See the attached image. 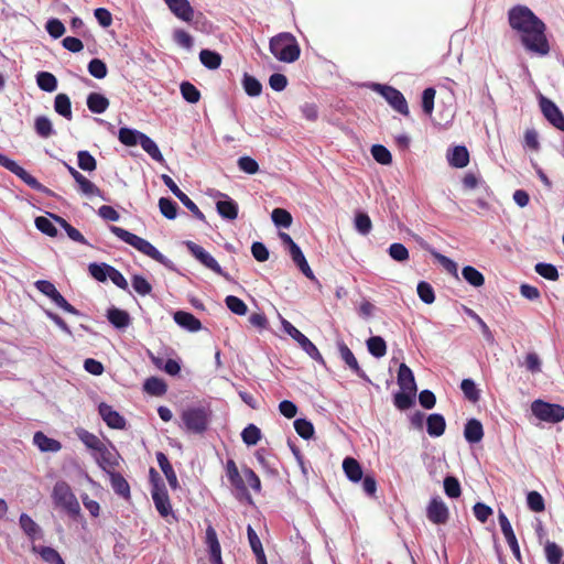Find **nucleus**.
<instances>
[{
  "mask_svg": "<svg viewBox=\"0 0 564 564\" xmlns=\"http://www.w3.org/2000/svg\"><path fill=\"white\" fill-rule=\"evenodd\" d=\"M460 390H462L464 397L473 403H476L480 399V392H479L475 381L470 378L462 380Z\"/></svg>",
  "mask_w": 564,
  "mask_h": 564,
  "instance_id": "obj_47",
  "label": "nucleus"
},
{
  "mask_svg": "<svg viewBox=\"0 0 564 564\" xmlns=\"http://www.w3.org/2000/svg\"><path fill=\"white\" fill-rule=\"evenodd\" d=\"M34 128L36 133L41 138H50L52 134H54V129L51 120L45 116H40L35 119Z\"/></svg>",
  "mask_w": 564,
  "mask_h": 564,
  "instance_id": "obj_55",
  "label": "nucleus"
},
{
  "mask_svg": "<svg viewBox=\"0 0 564 564\" xmlns=\"http://www.w3.org/2000/svg\"><path fill=\"white\" fill-rule=\"evenodd\" d=\"M87 107L93 113H102L108 109L109 100L99 93H90L87 96Z\"/></svg>",
  "mask_w": 564,
  "mask_h": 564,
  "instance_id": "obj_36",
  "label": "nucleus"
},
{
  "mask_svg": "<svg viewBox=\"0 0 564 564\" xmlns=\"http://www.w3.org/2000/svg\"><path fill=\"white\" fill-rule=\"evenodd\" d=\"M206 544L209 549L210 564H223L221 547L215 529L209 525L206 529Z\"/></svg>",
  "mask_w": 564,
  "mask_h": 564,
  "instance_id": "obj_19",
  "label": "nucleus"
},
{
  "mask_svg": "<svg viewBox=\"0 0 564 564\" xmlns=\"http://www.w3.org/2000/svg\"><path fill=\"white\" fill-rule=\"evenodd\" d=\"M76 183L78 184L79 189L84 195L102 197L101 189L93 182H90L86 176L82 175L76 181Z\"/></svg>",
  "mask_w": 564,
  "mask_h": 564,
  "instance_id": "obj_60",
  "label": "nucleus"
},
{
  "mask_svg": "<svg viewBox=\"0 0 564 564\" xmlns=\"http://www.w3.org/2000/svg\"><path fill=\"white\" fill-rule=\"evenodd\" d=\"M498 521L499 525L501 528V531L506 538L507 543L509 544V547L514 555L516 558H521L520 547L516 538V534L512 530L511 523L508 519V517L505 514V512L499 511L498 513Z\"/></svg>",
  "mask_w": 564,
  "mask_h": 564,
  "instance_id": "obj_14",
  "label": "nucleus"
},
{
  "mask_svg": "<svg viewBox=\"0 0 564 564\" xmlns=\"http://www.w3.org/2000/svg\"><path fill=\"white\" fill-rule=\"evenodd\" d=\"M544 553L549 564H561L564 552L555 542L547 541L544 546Z\"/></svg>",
  "mask_w": 564,
  "mask_h": 564,
  "instance_id": "obj_48",
  "label": "nucleus"
},
{
  "mask_svg": "<svg viewBox=\"0 0 564 564\" xmlns=\"http://www.w3.org/2000/svg\"><path fill=\"white\" fill-rule=\"evenodd\" d=\"M371 154H372L373 159L380 164L388 165L392 162V155H391L390 151L384 145H381V144L372 145Z\"/></svg>",
  "mask_w": 564,
  "mask_h": 564,
  "instance_id": "obj_64",
  "label": "nucleus"
},
{
  "mask_svg": "<svg viewBox=\"0 0 564 564\" xmlns=\"http://www.w3.org/2000/svg\"><path fill=\"white\" fill-rule=\"evenodd\" d=\"M219 195L226 199L216 203L218 214L225 219L235 220L238 217V204L225 194Z\"/></svg>",
  "mask_w": 564,
  "mask_h": 564,
  "instance_id": "obj_24",
  "label": "nucleus"
},
{
  "mask_svg": "<svg viewBox=\"0 0 564 564\" xmlns=\"http://www.w3.org/2000/svg\"><path fill=\"white\" fill-rule=\"evenodd\" d=\"M446 429L445 417L440 413H432L426 417V432L432 437H440Z\"/></svg>",
  "mask_w": 564,
  "mask_h": 564,
  "instance_id": "obj_25",
  "label": "nucleus"
},
{
  "mask_svg": "<svg viewBox=\"0 0 564 564\" xmlns=\"http://www.w3.org/2000/svg\"><path fill=\"white\" fill-rule=\"evenodd\" d=\"M261 436H262L261 430L252 423L248 424L241 432L242 442L247 446L257 445L258 442L261 440Z\"/></svg>",
  "mask_w": 564,
  "mask_h": 564,
  "instance_id": "obj_44",
  "label": "nucleus"
},
{
  "mask_svg": "<svg viewBox=\"0 0 564 564\" xmlns=\"http://www.w3.org/2000/svg\"><path fill=\"white\" fill-rule=\"evenodd\" d=\"M37 86L47 93H52L57 88V79L56 77L48 72H40L36 75Z\"/></svg>",
  "mask_w": 564,
  "mask_h": 564,
  "instance_id": "obj_49",
  "label": "nucleus"
},
{
  "mask_svg": "<svg viewBox=\"0 0 564 564\" xmlns=\"http://www.w3.org/2000/svg\"><path fill=\"white\" fill-rule=\"evenodd\" d=\"M110 231L124 241L126 243L130 245L131 247L135 248L141 253L150 257L151 259L155 260L156 262L166 265L169 260L165 256H163L151 242L145 240L142 237H139L135 234H132L121 227L118 226H110Z\"/></svg>",
  "mask_w": 564,
  "mask_h": 564,
  "instance_id": "obj_5",
  "label": "nucleus"
},
{
  "mask_svg": "<svg viewBox=\"0 0 564 564\" xmlns=\"http://www.w3.org/2000/svg\"><path fill=\"white\" fill-rule=\"evenodd\" d=\"M141 148L156 162L162 163L164 158L156 143L147 134H142L139 141Z\"/></svg>",
  "mask_w": 564,
  "mask_h": 564,
  "instance_id": "obj_41",
  "label": "nucleus"
},
{
  "mask_svg": "<svg viewBox=\"0 0 564 564\" xmlns=\"http://www.w3.org/2000/svg\"><path fill=\"white\" fill-rule=\"evenodd\" d=\"M20 180H22L28 186L37 192L44 193L46 195L52 196L53 192L41 184L34 176H32L28 171H25L22 166L15 174Z\"/></svg>",
  "mask_w": 564,
  "mask_h": 564,
  "instance_id": "obj_38",
  "label": "nucleus"
},
{
  "mask_svg": "<svg viewBox=\"0 0 564 564\" xmlns=\"http://www.w3.org/2000/svg\"><path fill=\"white\" fill-rule=\"evenodd\" d=\"M290 256L293 262L297 265L301 272L310 280H314L315 275L308 265L305 256L303 254L301 248L297 245H293L291 249H289Z\"/></svg>",
  "mask_w": 564,
  "mask_h": 564,
  "instance_id": "obj_27",
  "label": "nucleus"
},
{
  "mask_svg": "<svg viewBox=\"0 0 564 564\" xmlns=\"http://www.w3.org/2000/svg\"><path fill=\"white\" fill-rule=\"evenodd\" d=\"M200 63L208 69H217L221 65L223 57L219 53L210 50H202L199 53Z\"/></svg>",
  "mask_w": 564,
  "mask_h": 564,
  "instance_id": "obj_42",
  "label": "nucleus"
},
{
  "mask_svg": "<svg viewBox=\"0 0 564 564\" xmlns=\"http://www.w3.org/2000/svg\"><path fill=\"white\" fill-rule=\"evenodd\" d=\"M112 490L122 498L130 497V486L124 477L118 471L108 474Z\"/></svg>",
  "mask_w": 564,
  "mask_h": 564,
  "instance_id": "obj_32",
  "label": "nucleus"
},
{
  "mask_svg": "<svg viewBox=\"0 0 564 564\" xmlns=\"http://www.w3.org/2000/svg\"><path fill=\"white\" fill-rule=\"evenodd\" d=\"M19 523L23 532L32 540L37 538H42V530L40 525L33 521V519L26 514L22 513L19 518Z\"/></svg>",
  "mask_w": 564,
  "mask_h": 564,
  "instance_id": "obj_34",
  "label": "nucleus"
},
{
  "mask_svg": "<svg viewBox=\"0 0 564 564\" xmlns=\"http://www.w3.org/2000/svg\"><path fill=\"white\" fill-rule=\"evenodd\" d=\"M155 456H156L158 464H159L162 473L164 474L170 487L172 489H177L178 488L177 476H176V473L174 471L173 466L171 465L167 456L163 452H158Z\"/></svg>",
  "mask_w": 564,
  "mask_h": 564,
  "instance_id": "obj_22",
  "label": "nucleus"
},
{
  "mask_svg": "<svg viewBox=\"0 0 564 564\" xmlns=\"http://www.w3.org/2000/svg\"><path fill=\"white\" fill-rule=\"evenodd\" d=\"M180 90L182 97L189 104H197L200 100V91L189 82H183Z\"/></svg>",
  "mask_w": 564,
  "mask_h": 564,
  "instance_id": "obj_53",
  "label": "nucleus"
},
{
  "mask_svg": "<svg viewBox=\"0 0 564 564\" xmlns=\"http://www.w3.org/2000/svg\"><path fill=\"white\" fill-rule=\"evenodd\" d=\"M398 384L401 390L416 391L414 375L404 362L400 365L398 370Z\"/></svg>",
  "mask_w": 564,
  "mask_h": 564,
  "instance_id": "obj_30",
  "label": "nucleus"
},
{
  "mask_svg": "<svg viewBox=\"0 0 564 564\" xmlns=\"http://www.w3.org/2000/svg\"><path fill=\"white\" fill-rule=\"evenodd\" d=\"M52 498L57 507L63 508L68 516L75 518L80 512V506L66 481H57L53 487Z\"/></svg>",
  "mask_w": 564,
  "mask_h": 564,
  "instance_id": "obj_6",
  "label": "nucleus"
},
{
  "mask_svg": "<svg viewBox=\"0 0 564 564\" xmlns=\"http://www.w3.org/2000/svg\"><path fill=\"white\" fill-rule=\"evenodd\" d=\"M296 433L304 440H311L314 435V425L311 421L300 417L293 423Z\"/></svg>",
  "mask_w": 564,
  "mask_h": 564,
  "instance_id": "obj_54",
  "label": "nucleus"
},
{
  "mask_svg": "<svg viewBox=\"0 0 564 564\" xmlns=\"http://www.w3.org/2000/svg\"><path fill=\"white\" fill-rule=\"evenodd\" d=\"M174 321L183 328L196 332L200 329L202 323L192 313L178 311L174 314Z\"/></svg>",
  "mask_w": 564,
  "mask_h": 564,
  "instance_id": "obj_31",
  "label": "nucleus"
},
{
  "mask_svg": "<svg viewBox=\"0 0 564 564\" xmlns=\"http://www.w3.org/2000/svg\"><path fill=\"white\" fill-rule=\"evenodd\" d=\"M143 133L130 128L119 129V141L127 147H134L139 143Z\"/></svg>",
  "mask_w": 564,
  "mask_h": 564,
  "instance_id": "obj_50",
  "label": "nucleus"
},
{
  "mask_svg": "<svg viewBox=\"0 0 564 564\" xmlns=\"http://www.w3.org/2000/svg\"><path fill=\"white\" fill-rule=\"evenodd\" d=\"M107 317L109 322L117 328H124L130 323L129 314L126 311L116 307L108 310Z\"/></svg>",
  "mask_w": 564,
  "mask_h": 564,
  "instance_id": "obj_43",
  "label": "nucleus"
},
{
  "mask_svg": "<svg viewBox=\"0 0 564 564\" xmlns=\"http://www.w3.org/2000/svg\"><path fill=\"white\" fill-rule=\"evenodd\" d=\"M143 390L150 395L162 397L167 391L165 381L158 377H150L143 383Z\"/></svg>",
  "mask_w": 564,
  "mask_h": 564,
  "instance_id": "obj_33",
  "label": "nucleus"
},
{
  "mask_svg": "<svg viewBox=\"0 0 564 564\" xmlns=\"http://www.w3.org/2000/svg\"><path fill=\"white\" fill-rule=\"evenodd\" d=\"M283 330L290 335L294 340H296L300 347L305 352H318L315 345L304 335L302 334L295 326H293L289 321H282Z\"/></svg>",
  "mask_w": 564,
  "mask_h": 564,
  "instance_id": "obj_18",
  "label": "nucleus"
},
{
  "mask_svg": "<svg viewBox=\"0 0 564 564\" xmlns=\"http://www.w3.org/2000/svg\"><path fill=\"white\" fill-rule=\"evenodd\" d=\"M78 166L83 171L93 172L97 169L96 159L86 150H82L77 153Z\"/></svg>",
  "mask_w": 564,
  "mask_h": 564,
  "instance_id": "obj_57",
  "label": "nucleus"
},
{
  "mask_svg": "<svg viewBox=\"0 0 564 564\" xmlns=\"http://www.w3.org/2000/svg\"><path fill=\"white\" fill-rule=\"evenodd\" d=\"M33 443L44 453H56L62 448V444L57 440L46 436L43 432H35Z\"/></svg>",
  "mask_w": 564,
  "mask_h": 564,
  "instance_id": "obj_26",
  "label": "nucleus"
},
{
  "mask_svg": "<svg viewBox=\"0 0 564 564\" xmlns=\"http://www.w3.org/2000/svg\"><path fill=\"white\" fill-rule=\"evenodd\" d=\"M532 414L541 421L547 423H558L564 420V406L543 401L534 400L531 404Z\"/></svg>",
  "mask_w": 564,
  "mask_h": 564,
  "instance_id": "obj_7",
  "label": "nucleus"
},
{
  "mask_svg": "<svg viewBox=\"0 0 564 564\" xmlns=\"http://www.w3.org/2000/svg\"><path fill=\"white\" fill-rule=\"evenodd\" d=\"M186 247L188 251L195 257L202 264L212 270L218 275L225 276L228 279V274H226L216 259L210 256L202 246L193 242L186 241Z\"/></svg>",
  "mask_w": 564,
  "mask_h": 564,
  "instance_id": "obj_11",
  "label": "nucleus"
},
{
  "mask_svg": "<svg viewBox=\"0 0 564 564\" xmlns=\"http://www.w3.org/2000/svg\"><path fill=\"white\" fill-rule=\"evenodd\" d=\"M271 218L278 227L289 228L292 225V215L283 208H274Z\"/></svg>",
  "mask_w": 564,
  "mask_h": 564,
  "instance_id": "obj_56",
  "label": "nucleus"
},
{
  "mask_svg": "<svg viewBox=\"0 0 564 564\" xmlns=\"http://www.w3.org/2000/svg\"><path fill=\"white\" fill-rule=\"evenodd\" d=\"M98 413L104 422L111 429L122 430L126 426V419L107 403H100Z\"/></svg>",
  "mask_w": 564,
  "mask_h": 564,
  "instance_id": "obj_15",
  "label": "nucleus"
},
{
  "mask_svg": "<svg viewBox=\"0 0 564 564\" xmlns=\"http://www.w3.org/2000/svg\"><path fill=\"white\" fill-rule=\"evenodd\" d=\"M539 105L545 119L556 129L564 131V115L560 108L542 95L539 98Z\"/></svg>",
  "mask_w": 564,
  "mask_h": 564,
  "instance_id": "obj_12",
  "label": "nucleus"
},
{
  "mask_svg": "<svg viewBox=\"0 0 564 564\" xmlns=\"http://www.w3.org/2000/svg\"><path fill=\"white\" fill-rule=\"evenodd\" d=\"M464 437L469 444H477L484 437V427L479 420L469 419L464 426Z\"/></svg>",
  "mask_w": 564,
  "mask_h": 564,
  "instance_id": "obj_21",
  "label": "nucleus"
},
{
  "mask_svg": "<svg viewBox=\"0 0 564 564\" xmlns=\"http://www.w3.org/2000/svg\"><path fill=\"white\" fill-rule=\"evenodd\" d=\"M153 365L170 376H176L181 371V364L176 359L169 358V355H149Z\"/></svg>",
  "mask_w": 564,
  "mask_h": 564,
  "instance_id": "obj_20",
  "label": "nucleus"
},
{
  "mask_svg": "<svg viewBox=\"0 0 564 564\" xmlns=\"http://www.w3.org/2000/svg\"><path fill=\"white\" fill-rule=\"evenodd\" d=\"M110 231L124 241L126 243L130 245L131 247L135 248L141 253L150 257L151 259L155 260L156 262L166 265L169 260L165 256H163L151 242L145 240L142 237H139L135 234H132L121 227L118 226H110Z\"/></svg>",
  "mask_w": 564,
  "mask_h": 564,
  "instance_id": "obj_4",
  "label": "nucleus"
},
{
  "mask_svg": "<svg viewBox=\"0 0 564 564\" xmlns=\"http://www.w3.org/2000/svg\"><path fill=\"white\" fill-rule=\"evenodd\" d=\"M508 22L528 52L539 56L550 53L546 25L530 8L522 4L512 7L508 12Z\"/></svg>",
  "mask_w": 564,
  "mask_h": 564,
  "instance_id": "obj_1",
  "label": "nucleus"
},
{
  "mask_svg": "<svg viewBox=\"0 0 564 564\" xmlns=\"http://www.w3.org/2000/svg\"><path fill=\"white\" fill-rule=\"evenodd\" d=\"M52 218L66 231L67 236L76 242H79L82 245H86L87 241L83 234L73 227L70 224H68L64 218L57 215L51 214Z\"/></svg>",
  "mask_w": 564,
  "mask_h": 564,
  "instance_id": "obj_40",
  "label": "nucleus"
},
{
  "mask_svg": "<svg viewBox=\"0 0 564 564\" xmlns=\"http://www.w3.org/2000/svg\"><path fill=\"white\" fill-rule=\"evenodd\" d=\"M447 159L451 166L463 169L469 163V152L466 147L457 145L447 154Z\"/></svg>",
  "mask_w": 564,
  "mask_h": 564,
  "instance_id": "obj_28",
  "label": "nucleus"
},
{
  "mask_svg": "<svg viewBox=\"0 0 564 564\" xmlns=\"http://www.w3.org/2000/svg\"><path fill=\"white\" fill-rule=\"evenodd\" d=\"M35 288L65 312L74 315L78 314V311L65 300L51 281L39 280L35 282Z\"/></svg>",
  "mask_w": 564,
  "mask_h": 564,
  "instance_id": "obj_9",
  "label": "nucleus"
},
{
  "mask_svg": "<svg viewBox=\"0 0 564 564\" xmlns=\"http://www.w3.org/2000/svg\"><path fill=\"white\" fill-rule=\"evenodd\" d=\"M426 517L434 524H445L448 521V508L440 497L431 499L426 508Z\"/></svg>",
  "mask_w": 564,
  "mask_h": 564,
  "instance_id": "obj_13",
  "label": "nucleus"
},
{
  "mask_svg": "<svg viewBox=\"0 0 564 564\" xmlns=\"http://www.w3.org/2000/svg\"><path fill=\"white\" fill-rule=\"evenodd\" d=\"M375 90H377L395 111L403 116L409 115L406 99L400 90L392 86L381 84H376Z\"/></svg>",
  "mask_w": 564,
  "mask_h": 564,
  "instance_id": "obj_8",
  "label": "nucleus"
},
{
  "mask_svg": "<svg viewBox=\"0 0 564 564\" xmlns=\"http://www.w3.org/2000/svg\"><path fill=\"white\" fill-rule=\"evenodd\" d=\"M343 469L346 477L352 482H359L362 479L364 470L360 463L354 457H345L343 460Z\"/></svg>",
  "mask_w": 564,
  "mask_h": 564,
  "instance_id": "obj_23",
  "label": "nucleus"
},
{
  "mask_svg": "<svg viewBox=\"0 0 564 564\" xmlns=\"http://www.w3.org/2000/svg\"><path fill=\"white\" fill-rule=\"evenodd\" d=\"M242 86L246 94L250 97H258L262 91V84L248 73L243 75Z\"/></svg>",
  "mask_w": 564,
  "mask_h": 564,
  "instance_id": "obj_51",
  "label": "nucleus"
},
{
  "mask_svg": "<svg viewBox=\"0 0 564 564\" xmlns=\"http://www.w3.org/2000/svg\"><path fill=\"white\" fill-rule=\"evenodd\" d=\"M88 270L94 279L99 282H105L109 275L111 265L106 263H90Z\"/></svg>",
  "mask_w": 564,
  "mask_h": 564,
  "instance_id": "obj_62",
  "label": "nucleus"
},
{
  "mask_svg": "<svg viewBox=\"0 0 564 564\" xmlns=\"http://www.w3.org/2000/svg\"><path fill=\"white\" fill-rule=\"evenodd\" d=\"M415 392L400 389V391L393 394V404L401 411L410 409L415 402Z\"/></svg>",
  "mask_w": 564,
  "mask_h": 564,
  "instance_id": "obj_35",
  "label": "nucleus"
},
{
  "mask_svg": "<svg viewBox=\"0 0 564 564\" xmlns=\"http://www.w3.org/2000/svg\"><path fill=\"white\" fill-rule=\"evenodd\" d=\"M269 48L275 58L284 63L297 61L301 54L295 36L289 32H282L271 37Z\"/></svg>",
  "mask_w": 564,
  "mask_h": 564,
  "instance_id": "obj_3",
  "label": "nucleus"
},
{
  "mask_svg": "<svg viewBox=\"0 0 564 564\" xmlns=\"http://www.w3.org/2000/svg\"><path fill=\"white\" fill-rule=\"evenodd\" d=\"M213 416L208 404H193L186 406L181 413L182 426L189 433L203 434L207 431Z\"/></svg>",
  "mask_w": 564,
  "mask_h": 564,
  "instance_id": "obj_2",
  "label": "nucleus"
},
{
  "mask_svg": "<svg viewBox=\"0 0 564 564\" xmlns=\"http://www.w3.org/2000/svg\"><path fill=\"white\" fill-rule=\"evenodd\" d=\"M159 208L164 217L167 219H174L177 215L178 206L174 200L166 197H161L159 199Z\"/></svg>",
  "mask_w": 564,
  "mask_h": 564,
  "instance_id": "obj_58",
  "label": "nucleus"
},
{
  "mask_svg": "<svg viewBox=\"0 0 564 564\" xmlns=\"http://www.w3.org/2000/svg\"><path fill=\"white\" fill-rule=\"evenodd\" d=\"M229 482L235 490V496L237 499L251 501V496L246 486L245 476L242 477L241 475H238L235 478L229 479Z\"/></svg>",
  "mask_w": 564,
  "mask_h": 564,
  "instance_id": "obj_46",
  "label": "nucleus"
},
{
  "mask_svg": "<svg viewBox=\"0 0 564 564\" xmlns=\"http://www.w3.org/2000/svg\"><path fill=\"white\" fill-rule=\"evenodd\" d=\"M225 303L227 307L230 310V312H232L234 314H237L239 316L247 314L248 307L241 299L235 295H228L225 299Z\"/></svg>",
  "mask_w": 564,
  "mask_h": 564,
  "instance_id": "obj_61",
  "label": "nucleus"
},
{
  "mask_svg": "<svg viewBox=\"0 0 564 564\" xmlns=\"http://www.w3.org/2000/svg\"><path fill=\"white\" fill-rule=\"evenodd\" d=\"M55 111L67 120H70L72 115V102L66 94H58L54 99Z\"/></svg>",
  "mask_w": 564,
  "mask_h": 564,
  "instance_id": "obj_39",
  "label": "nucleus"
},
{
  "mask_svg": "<svg viewBox=\"0 0 564 564\" xmlns=\"http://www.w3.org/2000/svg\"><path fill=\"white\" fill-rule=\"evenodd\" d=\"M535 272L550 281L558 280V271L555 265L551 263L540 262L535 265Z\"/></svg>",
  "mask_w": 564,
  "mask_h": 564,
  "instance_id": "obj_63",
  "label": "nucleus"
},
{
  "mask_svg": "<svg viewBox=\"0 0 564 564\" xmlns=\"http://www.w3.org/2000/svg\"><path fill=\"white\" fill-rule=\"evenodd\" d=\"M32 552L39 554L41 558L48 564H65L59 553L51 546L33 544Z\"/></svg>",
  "mask_w": 564,
  "mask_h": 564,
  "instance_id": "obj_29",
  "label": "nucleus"
},
{
  "mask_svg": "<svg viewBox=\"0 0 564 564\" xmlns=\"http://www.w3.org/2000/svg\"><path fill=\"white\" fill-rule=\"evenodd\" d=\"M151 496L154 506L161 517L167 518L169 516H172L173 518H175L166 487L162 489L159 488L156 490H151Z\"/></svg>",
  "mask_w": 564,
  "mask_h": 564,
  "instance_id": "obj_17",
  "label": "nucleus"
},
{
  "mask_svg": "<svg viewBox=\"0 0 564 564\" xmlns=\"http://www.w3.org/2000/svg\"><path fill=\"white\" fill-rule=\"evenodd\" d=\"M97 465L108 475L116 471L115 468L119 465L120 455L115 447L102 445L96 453H91Z\"/></svg>",
  "mask_w": 564,
  "mask_h": 564,
  "instance_id": "obj_10",
  "label": "nucleus"
},
{
  "mask_svg": "<svg viewBox=\"0 0 564 564\" xmlns=\"http://www.w3.org/2000/svg\"><path fill=\"white\" fill-rule=\"evenodd\" d=\"M444 491L448 498H458L462 494L458 479L454 476H446L444 478Z\"/></svg>",
  "mask_w": 564,
  "mask_h": 564,
  "instance_id": "obj_59",
  "label": "nucleus"
},
{
  "mask_svg": "<svg viewBox=\"0 0 564 564\" xmlns=\"http://www.w3.org/2000/svg\"><path fill=\"white\" fill-rule=\"evenodd\" d=\"M247 535L249 540L250 547L252 552L254 553L256 560H261V557H265L262 543L254 531V529L249 524L247 527Z\"/></svg>",
  "mask_w": 564,
  "mask_h": 564,
  "instance_id": "obj_52",
  "label": "nucleus"
},
{
  "mask_svg": "<svg viewBox=\"0 0 564 564\" xmlns=\"http://www.w3.org/2000/svg\"><path fill=\"white\" fill-rule=\"evenodd\" d=\"M462 274L463 278L475 288H480L485 284L484 274L471 265L464 267Z\"/></svg>",
  "mask_w": 564,
  "mask_h": 564,
  "instance_id": "obj_45",
  "label": "nucleus"
},
{
  "mask_svg": "<svg viewBox=\"0 0 564 564\" xmlns=\"http://www.w3.org/2000/svg\"><path fill=\"white\" fill-rule=\"evenodd\" d=\"M170 11L180 20L191 22L194 18V9L188 0H164Z\"/></svg>",
  "mask_w": 564,
  "mask_h": 564,
  "instance_id": "obj_16",
  "label": "nucleus"
},
{
  "mask_svg": "<svg viewBox=\"0 0 564 564\" xmlns=\"http://www.w3.org/2000/svg\"><path fill=\"white\" fill-rule=\"evenodd\" d=\"M76 435L91 453H96L105 444L98 436L84 429L76 430Z\"/></svg>",
  "mask_w": 564,
  "mask_h": 564,
  "instance_id": "obj_37",
  "label": "nucleus"
}]
</instances>
